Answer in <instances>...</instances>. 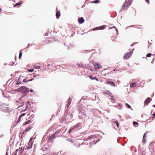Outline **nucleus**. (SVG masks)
<instances>
[{"label":"nucleus","mask_w":155,"mask_h":155,"mask_svg":"<svg viewBox=\"0 0 155 155\" xmlns=\"http://www.w3.org/2000/svg\"><path fill=\"white\" fill-rule=\"evenodd\" d=\"M20 91L21 93L23 94V96H24L29 92V90L26 87L24 86L20 88Z\"/></svg>","instance_id":"f257e3e1"},{"label":"nucleus","mask_w":155,"mask_h":155,"mask_svg":"<svg viewBox=\"0 0 155 155\" xmlns=\"http://www.w3.org/2000/svg\"><path fill=\"white\" fill-rule=\"evenodd\" d=\"M131 3V1L130 0H127L125 1L124 4V5L122 7V9L123 10L125 9V7H128L130 5Z\"/></svg>","instance_id":"f03ea898"},{"label":"nucleus","mask_w":155,"mask_h":155,"mask_svg":"<svg viewBox=\"0 0 155 155\" xmlns=\"http://www.w3.org/2000/svg\"><path fill=\"white\" fill-rule=\"evenodd\" d=\"M104 93L105 94L109 95L111 97V98H109L110 99L112 100H114V97L112 95L110 91L108 90H106L104 91Z\"/></svg>","instance_id":"7ed1b4c3"},{"label":"nucleus","mask_w":155,"mask_h":155,"mask_svg":"<svg viewBox=\"0 0 155 155\" xmlns=\"http://www.w3.org/2000/svg\"><path fill=\"white\" fill-rule=\"evenodd\" d=\"M131 52H130L126 54L124 56V59H127L129 58L132 55Z\"/></svg>","instance_id":"20e7f679"},{"label":"nucleus","mask_w":155,"mask_h":155,"mask_svg":"<svg viewBox=\"0 0 155 155\" xmlns=\"http://www.w3.org/2000/svg\"><path fill=\"white\" fill-rule=\"evenodd\" d=\"M78 22L80 24H82L84 22V19L82 17L79 18L78 19Z\"/></svg>","instance_id":"39448f33"},{"label":"nucleus","mask_w":155,"mask_h":155,"mask_svg":"<svg viewBox=\"0 0 155 155\" xmlns=\"http://www.w3.org/2000/svg\"><path fill=\"white\" fill-rule=\"evenodd\" d=\"M94 65L95 68H102V67H101V65L99 64H94Z\"/></svg>","instance_id":"423d86ee"},{"label":"nucleus","mask_w":155,"mask_h":155,"mask_svg":"<svg viewBox=\"0 0 155 155\" xmlns=\"http://www.w3.org/2000/svg\"><path fill=\"white\" fill-rule=\"evenodd\" d=\"M106 84H110L111 86H113L114 87L115 86V85L114 83L112 81H107L106 82Z\"/></svg>","instance_id":"0eeeda50"},{"label":"nucleus","mask_w":155,"mask_h":155,"mask_svg":"<svg viewBox=\"0 0 155 155\" xmlns=\"http://www.w3.org/2000/svg\"><path fill=\"white\" fill-rule=\"evenodd\" d=\"M150 101V100L149 98H148L145 101V102L146 104H147Z\"/></svg>","instance_id":"6e6552de"},{"label":"nucleus","mask_w":155,"mask_h":155,"mask_svg":"<svg viewBox=\"0 0 155 155\" xmlns=\"http://www.w3.org/2000/svg\"><path fill=\"white\" fill-rule=\"evenodd\" d=\"M5 110L6 112H9L10 111V110L9 107H6Z\"/></svg>","instance_id":"1a4fd4ad"},{"label":"nucleus","mask_w":155,"mask_h":155,"mask_svg":"<svg viewBox=\"0 0 155 155\" xmlns=\"http://www.w3.org/2000/svg\"><path fill=\"white\" fill-rule=\"evenodd\" d=\"M56 16L57 18H58L60 15V12H58L56 14Z\"/></svg>","instance_id":"9d476101"},{"label":"nucleus","mask_w":155,"mask_h":155,"mask_svg":"<svg viewBox=\"0 0 155 155\" xmlns=\"http://www.w3.org/2000/svg\"><path fill=\"white\" fill-rule=\"evenodd\" d=\"M136 84V83H132L130 85V87H134Z\"/></svg>","instance_id":"9b49d317"},{"label":"nucleus","mask_w":155,"mask_h":155,"mask_svg":"<svg viewBox=\"0 0 155 155\" xmlns=\"http://www.w3.org/2000/svg\"><path fill=\"white\" fill-rule=\"evenodd\" d=\"M25 107L24 109L22 110H21V112H23V111H25L26 110H27V109L28 108V107L26 105V104L25 105Z\"/></svg>","instance_id":"f8f14e48"},{"label":"nucleus","mask_w":155,"mask_h":155,"mask_svg":"<svg viewBox=\"0 0 155 155\" xmlns=\"http://www.w3.org/2000/svg\"><path fill=\"white\" fill-rule=\"evenodd\" d=\"M89 77L91 80H94L95 79V78H96V77H94L93 78L92 76H89Z\"/></svg>","instance_id":"ddd939ff"},{"label":"nucleus","mask_w":155,"mask_h":155,"mask_svg":"<svg viewBox=\"0 0 155 155\" xmlns=\"http://www.w3.org/2000/svg\"><path fill=\"white\" fill-rule=\"evenodd\" d=\"M19 79H18V80L16 81L15 83L19 85Z\"/></svg>","instance_id":"4468645a"},{"label":"nucleus","mask_w":155,"mask_h":155,"mask_svg":"<svg viewBox=\"0 0 155 155\" xmlns=\"http://www.w3.org/2000/svg\"><path fill=\"white\" fill-rule=\"evenodd\" d=\"M151 56V54H150V53H148L147 55V57H150Z\"/></svg>","instance_id":"2eb2a0df"},{"label":"nucleus","mask_w":155,"mask_h":155,"mask_svg":"<svg viewBox=\"0 0 155 155\" xmlns=\"http://www.w3.org/2000/svg\"><path fill=\"white\" fill-rule=\"evenodd\" d=\"M97 29H103L104 28V26H101L100 27H98L97 28Z\"/></svg>","instance_id":"dca6fc26"},{"label":"nucleus","mask_w":155,"mask_h":155,"mask_svg":"<svg viewBox=\"0 0 155 155\" xmlns=\"http://www.w3.org/2000/svg\"><path fill=\"white\" fill-rule=\"evenodd\" d=\"M28 72H31L34 71V69H28Z\"/></svg>","instance_id":"f3484780"},{"label":"nucleus","mask_w":155,"mask_h":155,"mask_svg":"<svg viewBox=\"0 0 155 155\" xmlns=\"http://www.w3.org/2000/svg\"><path fill=\"white\" fill-rule=\"evenodd\" d=\"M18 150V149L17 150L16 152L13 153L12 154L13 155H17V152Z\"/></svg>","instance_id":"a211bd4d"},{"label":"nucleus","mask_w":155,"mask_h":155,"mask_svg":"<svg viewBox=\"0 0 155 155\" xmlns=\"http://www.w3.org/2000/svg\"><path fill=\"white\" fill-rule=\"evenodd\" d=\"M19 5V2H18L15 4V5L14 6V7H15Z\"/></svg>","instance_id":"6ab92c4d"},{"label":"nucleus","mask_w":155,"mask_h":155,"mask_svg":"<svg viewBox=\"0 0 155 155\" xmlns=\"http://www.w3.org/2000/svg\"><path fill=\"white\" fill-rule=\"evenodd\" d=\"M71 100L70 99V98H69V100H68V102L69 105L70 104V103L71 102Z\"/></svg>","instance_id":"aec40b11"},{"label":"nucleus","mask_w":155,"mask_h":155,"mask_svg":"<svg viewBox=\"0 0 155 155\" xmlns=\"http://www.w3.org/2000/svg\"><path fill=\"white\" fill-rule=\"evenodd\" d=\"M133 124L134 125H138V123L137 122H133Z\"/></svg>","instance_id":"412c9836"},{"label":"nucleus","mask_w":155,"mask_h":155,"mask_svg":"<svg viewBox=\"0 0 155 155\" xmlns=\"http://www.w3.org/2000/svg\"><path fill=\"white\" fill-rule=\"evenodd\" d=\"M126 105H127V106H128V107L129 108H131V107H130V105H129L128 104H127L126 103Z\"/></svg>","instance_id":"4be33fe9"},{"label":"nucleus","mask_w":155,"mask_h":155,"mask_svg":"<svg viewBox=\"0 0 155 155\" xmlns=\"http://www.w3.org/2000/svg\"><path fill=\"white\" fill-rule=\"evenodd\" d=\"M146 140V139L145 138L143 137V143H145Z\"/></svg>","instance_id":"5701e85b"},{"label":"nucleus","mask_w":155,"mask_h":155,"mask_svg":"<svg viewBox=\"0 0 155 155\" xmlns=\"http://www.w3.org/2000/svg\"><path fill=\"white\" fill-rule=\"evenodd\" d=\"M25 114H21V115H20V118L21 117H22V116H24Z\"/></svg>","instance_id":"b1692460"},{"label":"nucleus","mask_w":155,"mask_h":155,"mask_svg":"<svg viewBox=\"0 0 155 155\" xmlns=\"http://www.w3.org/2000/svg\"><path fill=\"white\" fill-rule=\"evenodd\" d=\"M30 120H29V121H28L25 122V124H28V123H29L30 122Z\"/></svg>","instance_id":"393cba45"},{"label":"nucleus","mask_w":155,"mask_h":155,"mask_svg":"<svg viewBox=\"0 0 155 155\" xmlns=\"http://www.w3.org/2000/svg\"><path fill=\"white\" fill-rule=\"evenodd\" d=\"M116 125L117 126V127H118V125H119V124H118V122H117V121H116Z\"/></svg>","instance_id":"a878e982"},{"label":"nucleus","mask_w":155,"mask_h":155,"mask_svg":"<svg viewBox=\"0 0 155 155\" xmlns=\"http://www.w3.org/2000/svg\"><path fill=\"white\" fill-rule=\"evenodd\" d=\"M146 132L144 134L143 137L145 138L146 137Z\"/></svg>","instance_id":"bb28decb"},{"label":"nucleus","mask_w":155,"mask_h":155,"mask_svg":"<svg viewBox=\"0 0 155 155\" xmlns=\"http://www.w3.org/2000/svg\"><path fill=\"white\" fill-rule=\"evenodd\" d=\"M19 88H18V89H16V90H15V91H17V92H18L19 91Z\"/></svg>","instance_id":"cd10ccee"},{"label":"nucleus","mask_w":155,"mask_h":155,"mask_svg":"<svg viewBox=\"0 0 155 155\" xmlns=\"http://www.w3.org/2000/svg\"><path fill=\"white\" fill-rule=\"evenodd\" d=\"M98 0H96V1H94V2H95V3H97L98 2Z\"/></svg>","instance_id":"c85d7f7f"},{"label":"nucleus","mask_w":155,"mask_h":155,"mask_svg":"<svg viewBox=\"0 0 155 155\" xmlns=\"http://www.w3.org/2000/svg\"><path fill=\"white\" fill-rule=\"evenodd\" d=\"M19 118H18V119L17 120V122L18 123H19Z\"/></svg>","instance_id":"c756f323"},{"label":"nucleus","mask_w":155,"mask_h":155,"mask_svg":"<svg viewBox=\"0 0 155 155\" xmlns=\"http://www.w3.org/2000/svg\"><path fill=\"white\" fill-rule=\"evenodd\" d=\"M73 129V128H72V129H71L69 131V132L70 133H71V130Z\"/></svg>","instance_id":"7c9ffc66"},{"label":"nucleus","mask_w":155,"mask_h":155,"mask_svg":"<svg viewBox=\"0 0 155 155\" xmlns=\"http://www.w3.org/2000/svg\"><path fill=\"white\" fill-rule=\"evenodd\" d=\"M22 56V53L20 52V58Z\"/></svg>","instance_id":"2f4dec72"},{"label":"nucleus","mask_w":155,"mask_h":155,"mask_svg":"<svg viewBox=\"0 0 155 155\" xmlns=\"http://www.w3.org/2000/svg\"><path fill=\"white\" fill-rule=\"evenodd\" d=\"M33 79H30V80H29L28 81H31Z\"/></svg>","instance_id":"473e14b6"},{"label":"nucleus","mask_w":155,"mask_h":155,"mask_svg":"<svg viewBox=\"0 0 155 155\" xmlns=\"http://www.w3.org/2000/svg\"><path fill=\"white\" fill-rule=\"evenodd\" d=\"M153 117H154L155 116V112L153 114Z\"/></svg>","instance_id":"72a5a7b5"},{"label":"nucleus","mask_w":155,"mask_h":155,"mask_svg":"<svg viewBox=\"0 0 155 155\" xmlns=\"http://www.w3.org/2000/svg\"><path fill=\"white\" fill-rule=\"evenodd\" d=\"M146 2H147V3H149V0H146Z\"/></svg>","instance_id":"f704fd0d"},{"label":"nucleus","mask_w":155,"mask_h":155,"mask_svg":"<svg viewBox=\"0 0 155 155\" xmlns=\"http://www.w3.org/2000/svg\"><path fill=\"white\" fill-rule=\"evenodd\" d=\"M26 80H25V79H24V80H23V82H26Z\"/></svg>","instance_id":"c9c22d12"},{"label":"nucleus","mask_w":155,"mask_h":155,"mask_svg":"<svg viewBox=\"0 0 155 155\" xmlns=\"http://www.w3.org/2000/svg\"><path fill=\"white\" fill-rule=\"evenodd\" d=\"M40 68V66H38L37 67V68Z\"/></svg>","instance_id":"e433bc0d"},{"label":"nucleus","mask_w":155,"mask_h":155,"mask_svg":"<svg viewBox=\"0 0 155 155\" xmlns=\"http://www.w3.org/2000/svg\"><path fill=\"white\" fill-rule=\"evenodd\" d=\"M30 91L31 92H32L33 91V90H30Z\"/></svg>","instance_id":"4c0bfd02"},{"label":"nucleus","mask_w":155,"mask_h":155,"mask_svg":"<svg viewBox=\"0 0 155 155\" xmlns=\"http://www.w3.org/2000/svg\"><path fill=\"white\" fill-rule=\"evenodd\" d=\"M2 11V9L1 8H0V12H1Z\"/></svg>","instance_id":"58836bf2"},{"label":"nucleus","mask_w":155,"mask_h":155,"mask_svg":"<svg viewBox=\"0 0 155 155\" xmlns=\"http://www.w3.org/2000/svg\"><path fill=\"white\" fill-rule=\"evenodd\" d=\"M95 79H96L97 80V81H98V79L97 78H95Z\"/></svg>","instance_id":"ea45409f"},{"label":"nucleus","mask_w":155,"mask_h":155,"mask_svg":"<svg viewBox=\"0 0 155 155\" xmlns=\"http://www.w3.org/2000/svg\"><path fill=\"white\" fill-rule=\"evenodd\" d=\"M116 30L117 33H118V30L117 29H116Z\"/></svg>","instance_id":"a19ab883"},{"label":"nucleus","mask_w":155,"mask_h":155,"mask_svg":"<svg viewBox=\"0 0 155 155\" xmlns=\"http://www.w3.org/2000/svg\"><path fill=\"white\" fill-rule=\"evenodd\" d=\"M153 107H155V104L153 106Z\"/></svg>","instance_id":"79ce46f5"},{"label":"nucleus","mask_w":155,"mask_h":155,"mask_svg":"<svg viewBox=\"0 0 155 155\" xmlns=\"http://www.w3.org/2000/svg\"><path fill=\"white\" fill-rule=\"evenodd\" d=\"M114 122L115 123H116V121H114Z\"/></svg>","instance_id":"37998d69"},{"label":"nucleus","mask_w":155,"mask_h":155,"mask_svg":"<svg viewBox=\"0 0 155 155\" xmlns=\"http://www.w3.org/2000/svg\"><path fill=\"white\" fill-rule=\"evenodd\" d=\"M112 28H115V27H113Z\"/></svg>","instance_id":"c03bdc74"},{"label":"nucleus","mask_w":155,"mask_h":155,"mask_svg":"<svg viewBox=\"0 0 155 155\" xmlns=\"http://www.w3.org/2000/svg\"><path fill=\"white\" fill-rule=\"evenodd\" d=\"M18 101H16L17 103H18Z\"/></svg>","instance_id":"a18cd8bd"},{"label":"nucleus","mask_w":155,"mask_h":155,"mask_svg":"<svg viewBox=\"0 0 155 155\" xmlns=\"http://www.w3.org/2000/svg\"><path fill=\"white\" fill-rule=\"evenodd\" d=\"M22 106H23V105H21V107H22Z\"/></svg>","instance_id":"49530a36"},{"label":"nucleus","mask_w":155,"mask_h":155,"mask_svg":"<svg viewBox=\"0 0 155 155\" xmlns=\"http://www.w3.org/2000/svg\"><path fill=\"white\" fill-rule=\"evenodd\" d=\"M18 155H19V153H18Z\"/></svg>","instance_id":"de8ad7c7"}]
</instances>
